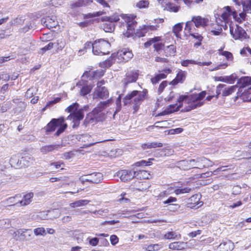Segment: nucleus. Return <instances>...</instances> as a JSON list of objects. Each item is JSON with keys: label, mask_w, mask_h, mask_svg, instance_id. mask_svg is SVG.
<instances>
[{"label": "nucleus", "mask_w": 251, "mask_h": 251, "mask_svg": "<svg viewBox=\"0 0 251 251\" xmlns=\"http://www.w3.org/2000/svg\"><path fill=\"white\" fill-rule=\"evenodd\" d=\"M148 90L146 89L142 91L133 90L128 93L124 98L123 102L125 105L130 103V100L134 98L132 101V108L133 113H136L139 109L140 105L147 98Z\"/></svg>", "instance_id": "obj_1"}, {"label": "nucleus", "mask_w": 251, "mask_h": 251, "mask_svg": "<svg viewBox=\"0 0 251 251\" xmlns=\"http://www.w3.org/2000/svg\"><path fill=\"white\" fill-rule=\"evenodd\" d=\"M153 158H149L148 161L145 160H142L140 161L137 162L135 164L132 165L133 167H140V166H148L151 165V160H153ZM138 173L137 171L134 170V168L132 170H122L118 172V176L120 177V179L124 182H126L130 180L133 178L136 175H138Z\"/></svg>", "instance_id": "obj_2"}, {"label": "nucleus", "mask_w": 251, "mask_h": 251, "mask_svg": "<svg viewBox=\"0 0 251 251\" xmlns=\"http://www.w3.org/2000/svg\"><path fill=\"white\" fill-rule=\"evenodd\" d=\"M176 102L182 104V112H189L197 107L202 106L203 102L196 101L192 94L190 95H181L177 99Z\"/></svg>", "instance_id": "obj_3"}, {"label": "nucleus", "mask_w": 251, "mask_h": 251, "mask_svg": "<svg viewBox=\"0 0 251 251\" xmlns=\"http://www.w3.org/2000/svg\"><path fill=\"white\" fill-rule=\"evenodd\" d=\"M58 126L59 128L55 133V135L57 136L63 133L67 127V124L65 123L64 117H60L57 119H52L45 127V132L46 133L52 132Z\"/></svg>", "instance_id": "obj_4"}, {"label": "nucleus", "mask_w": 251, "mask_h": 251, "mask_svg": "<svg viewBox=\"0 0 251 251\" xmlns=\"http://www.w3.org/2000/svg\"><path fill=\"white\" fill-rule=\"evenodd\" d=\"M196 28L191 23V22H186L184 27L185 35L187 37H191L194 39L195 42L194 43L193 46L195 48H198L202 45V42L203 40V37L201 34L196 32Z\"/></svg>", "instance_id": "obj_5"}, {"label": "nucleus", "mask_w": 251, "mask_h": 251, "mask_svg": "<svg viewBox=\"0 0 251 251\" xmlns=\"http://www.w3.org/2000/svg\"><path fill=\"white\" fill-rule=\"evenodd\" d=\"M110 44L103 39H99L93 43V52L95 55H103L110 53Z\"/></svg>", "instance_id": "obj_6"}, {"label": "nucleus", "mask_w": 251, "mask_h": 251, "mask_svg": "<svg viewBox=\"0 0 251 251\" xmlns=\"http://www.w3.org/2000/svg\"><path fill=\"white\" fill-rule=\"evenodd\" d=\"M112 101L111 99H108L106 101H100L97 105L96 107L89 113L88 116H90V119L88 122H90L91 121H100V115L102 114L101 112L103 111L111 103Z\"/></svg>", "instance_id": "obj_7"}, {"label": "nucleus", "mask_w": 251, "mask_h": 251, "mask_svg": "<svg viewBox=\"0 0 251 251\" xmlns=\"http://www.w3.org/2000/svg\"><path fill=\"white\" fill-rule=\"evenodd\" d=\"M236 15V10L230 6H226L221 10V13L219 15V19L225 23L224 29H227L226 24L231 22V17Z\"/></svg>", "instance_id": "obj_8"}, {"label": "nucleus", "mask_w": 251, "mask_h": 251, "mask_svg": "<svg viewBox=\"0 0 251 251\" xmlns=\"http://www.w3.org/2000/svg\"><path fill=\"white\" fill-rule=\"evenodd\" d=\"M10 233L16 240L28 241L32 239V231L31 229H19L16 231L10 230Z\"/></svg>", "instance_id": "obj_9"}, {"label": "nucleus", "mask_w": 251, "mask_h": 251, "mask_svg": "<svg viewBox=\"0 0 251 251\" xmlns=\"http://www.w3.org/2000/svg\"><path fill=\"white\" fill-rule=\"evenodd\" d=\"M237 88V86L236 85L227 86L225 84H219L216 88L215 98L218 99L221 94L223 97L228 96L234 93Z\"/></svg>", "instance_id": "obj_10"}, {"label": "nucleus", "mask_w": 251, "mask_h": 251, "mask_svg": "<svg viewBox=\"0 0 251 251\" xmlns=\"http://www.w3.org/2000/svg\"><path fill=\"white\" fill-rule=\"evenodd\" d=\"M229 31L232 37L235 40L243 41L250 38L246 31L238 25H236L235 27L230 26Z\"/></svg>", "instance_id": "obj_11"}, {"label": "nucleus", "mask_w": 251, "mask_h": 251, "mask_svg": "<svg viewBox=\"0 0 251 251\" xmlns=\"http://www.w3.org/2000/svg\"><path fill=\"white\" fill-rule=\"evenodd\" d=\"M153 45L154 51L158 53L162 50H164L165 44L162 42V36H155L153 38H150L147 42L144 43V46L146 48L150 47Z\"/></svg>", "instance_id": "obj_12"}, {"label": "nucleus", "mask_w": 251, "mask_h": 251, "mask_svg": "<svg viewBox=\"0 0 251 251\" xmlns=\"http://www.w3.org/2000/svg\"><path fill=\"white\" fill-rule=\"evenodd\" d=\"M115 58L119 63H125L130 60L133 56V54L128 49H123L119 50L116 53H114Z\"/></svg>", "instance_id": "obj_13"}, {"label": "nucleus", "mask_w": 251, "mask_h": 251, "mask_svg": "<svg viewBox=\"0 0 251 251\" xmlns=\"http://www.w3.org/2000/svg\"><path fill=\"white\" fill-rule=\"evenodd\" d=\"M103 179V175L101 173H93L86 175H84L79 177L81 182H89L93 183H99Z\"/></svg>", "instance_id": "obj_14"}, {"label": "nucleus", "mask_w": 251, "mask_h": 251, "mask_svg": "<svg viewBox=\"0 0 251 251\" xmlns=\"http://www.w3.org/2000/svg\"><path fill=\"white\" fill-rule=\"evenodd\" d=\"M139 75V71L138 70H129L126 73L124 78L123 80V84L125 86L135 82L138 79Z\"/></svg>", "instance_id": "obj_15"}, {"label": "nucleus", "mask_w": 251, "mask_h": 251, "mask_svg": "<svg viewBox=\"0 0 251 251\" xmlns=\"http://www.w3.org/2000/svg\"><path fill=\"white\" fill-rule=\"evenodd\" d=\"M76 86L80 88L79 95L85 96L89 94L92 91L93 86L89 84L87 80L81 79L76 83Z\"/></svg>", "instance_id": "obj_16"}, {"label": "nucleus", "mask_w": 251, "mask_h": 251, "mask_svg": "<svg viewBox=\"0 0 251 251\" xmlns=\"http://www.w3.org/2000/svg\"><path fill=\"white\" fill-rule=\"evenodd\" d=\"M9 163L12 167L21 169L28 166L29 161L26 159V158H10Z\"/></svg>", "instance_id": "obj_17"}, {"label": "nucleus", "mask_w": 251, "mask_h": 251, "mask_svg": "<svg viewBox=\"0 0 251 251\" xmlns=\"http://www.w3.org/2000/svg\"><path fill=\"white\" fill-rule=\"evenodd\" d=\"M126 21L127 23L126 31L124 33L126 37H129L135 33V28L137 25V22L133 19L130 20V18L127 16H125Z\"/></svg>", "instance_id": "obj_18"}, {"label": "nucleus", "mask_w": 251, "mask_h": 251, "mask_svg": "<svg viewBox=\"0 0 251 251\" xmlns=\"http://www.w3.org/2000/svg\"><path fill=\"white\" fill-rule=\"evenodd\" d=\"M188 22H191V23L197 28L200 27H205L208 25L209 19L207 18L202 17L201 16H193L191 21Z\"/></svg>", "instance_id": "obj_19"}, {"label": "nucleus", "mask_w": 251, "mask_h": 251, "mask_svg": "<svg viewBox=\"0 0 251 251\" xmlns=\"http://www.w3.org/2000/svg\"><path fill=\"white\" fill-rule=\"evenodd\" d=\"M162 72L163 73L158 74L151 78V81L152 84H157L160 80L166 78L167 75L171 73L172 70L170 68H167L163 69Z\"/></svg>", "instance_id": "obj_20"}, {"label": "nucleus", "mask_w": 251, "mask_h": 251, "mask_svg": "<svg viewBox=\"0 0 251 251\" xmlns=\"http://www.w3.org/2000/svg\"><path fill=\"white\" fill-rule=\"evenodd\" d=\"M195 160H190L184 159L176 163V166L181 170H186L195 167L194 166Z\"/></svg>", "instance_id": "obj_21"}, {"label": "nucleus", "mask_w": 251, "mask_h": 251, "mask_svg": "<svg viewBox=\"0 0 251 251\" xmlns=\"http://www.w3.org/2000/svg\"><path fill=\"white\" fill-rule=\"evenodd\" d=\"M34 197V193L33 192L28 193L23 196V199L22 200H19L17 202L13 205L20 204L21 206H25L29 204L32 201V199Z\"/></svg>", "instance_id": "obj_22"}, {"label": "nucleus", "mask_w": 251, "mask_h": 251, "mask_svg": "<svg viewBox=\"0 0 251 251\" xmlns=\"http://www.w3.org/2000/svg\"><path fill=\"white\" fill-rule=\"evenodd\" d=\"M44 25L49 29H52L58 25L56 17L54 15L47 16L44 22Z\"/></svg>", "instance_id": "obj_23"}, {"label": "nucleus", "mask_w": 251, "mask_h": 251, "mask_svg": "<svg viewBox=\"0 0 251 251\" xmlns=\"http://www.w3.org/2000/svg\"><path fill=\"white\" fill-rule=\"evenodd\" d=\"M96 96L100 99H105L109 97V91L105 87H96L95 90Z\"/></svg>", "instance_id": "obj_24"}, {"label": "nucleus", "mask_w": 251, "mask_h": 251, "mask_svg": "<svg viewBox=\"0 0 251 251\" xmlns=\"http://www.w3.org/2000/svg\"><path fill=\"white\" fill-rule=\"evenodd\" d=\"M185 72L180 70L177 73L176 77L169 83V84L176 85L178 83H182L185 80Z\"/></svg>", "instance_id": "obj_25"}, {"label": "nucleus", "mask_w": 251, "mask_h": 251, "mask_svg": "<svg viewBox=\"0 0 251 251\" xmlns=\"http://www.w3.org/2000/svg\"><path fill=\"white\" fill-rule=\"evenodd\" d=\"M211 61L209 62H197L193 60L186 59L181 62V64L184 67H187L189 64H197L199 66H209L211 64Z\"/></svg>", "instance_id": "obj_26"}, {"label": "nucleus", "mask_w": 251, "mask_h": 251, "mask_svg": "<svg viewBox=\"0 0 251 251\" xmlns=\"http://www.w3.org/2000/svg\"><path fill=\"white\" fill-rule=\"evenodd\" d=\"M92 2L93 0H77V1L70 4V8L73 9L80 7L85 6Z\"/></svg>", "instance_id": "obj_27"}, {"label": "nucleus", "mask_w": 251, "mask_h": 251, "mask_svg": "<svg viewBox=\"0 0 251 251\" xmlns=\"http://www.w3.org/2000/svg\"><path fill=\"white\" fill-rule=\"evenodd\" d=\"M237 84L239 86V89L251 85V77L249 76H242L239 79Z\"/></svg>", "instance_id": "obj_28"}, {"label": "nucleus", "mask_w": 251, "mask_h": 251, "mask_svg": "<svg viewBox=\"0 0 251 251\" xmlns=\"http://www.w3.org/2000/svg\"><path fill=\"white\" fill-rule=\"evenodd\" d=\"M187 243L184 242H175L169 245V248L172 250H183L186 247Z\"/></svg>", "instance_id": "obj_29"}, {"label": "nucleus", "mask_w": 251, "mask_h": 251, "mask_svg": "<svg viewBox=\"0 0 251 251\" xmlns=\"http://www.w3.org/2000/svg\"><path fill=\"white\" fill-rule=\"evenodd\" d=\"M223 25L218 24V23H213L211 24V29L210 32L213 35H219L223 31V28H224Z\"/></svg>", "instance_id": "obj_30"}, {"label": "nucleus", "mask_w": 251, "mask_h": 251, "mask_svg": "<svg viewBox=\"0 0 251 251\" xmlns=\"http://www.w3.org/2000/svg\"><path fill=\"white\" fill-rule=\"evenodd\" d=\"M233 246L230 241H227L221 243L217 249L219 251H231L233 249Z\"/></svg>", "instance_id": "obj_31"}, {"label": "nucleus", "mask_w": 251, "mask_h": 251, "mask_svg": "<svg viewBox=\"0 0 251 251\" xmlns=\"http://www.w3.org/2000/svg\"><path fill=\"white\" fill-rule=\"evenodd\" d=\"M116 60L114 53H113L111 56L105 61L100 63V66L104 68H109L115 62Z\"/></svg>", "instance_id": "obj_32"}, {"label": "nucleus", "mask_w": 251, "mask_h": 251, "mask_svg": "<svg viewBox=\"0 0 251 251\" xmlns=\"http://www.w3.org/2000/svg\"><path fill=\"white\" fill-rule=\"evenodd\" d=\"M84 118L83 112L79 110L76 112L70 114L67 118V119H74L77 121H81Z\"/></svg>", "instance_id": "obj_33"}, {"label": "nucleus", "mask_w": 251, "mask_h": 251, "mask_svg": "<svg viewBox=\"0 0 251 251\" xmlns=\"http://www.w3.org/2000/svg\"><path fill=\"white\" fill-rule=\"evenodd\" d=\"M164 52L167 57L174 56L176 53V47L175 45H171L165 47Z\"/></svg>", "instance_id": "obj_34"}, {"label": "nucleus", "mask_w": 251, "mask_h": 251, "mask_svg": "<svg viewBox=\"0 0 251 251\" xmlns=\"http://www.w3.org/2000/svg\"><path fill=\"white\" fill-rule=\"evenodd\" d=\"M241 100L245 102L251 101V87L241 92Z\"/></svg>", "instance_id": "obj_35"}, {"label": "nucleus", "mask_w": 251, "mask_h": 251, "mask_svg": "<svg viewBox=\"0 0 251 251\" xmlns=\"http://www.w3.org/2000/svg\"><path fill=\"white\" fill-rule=\"evenodd\" d=\"M241 3L243 10L247 13L251 14V0H241Z\"/></svg>", "instance_id": "obj_36"}, {"label": "nucleus", "mask_w": 251, "mask_h": 251, "mask_svg": "<svg viewBox=\"0 0 251 251\" xmlns=\"http://www.w3.org/2000/svg\"><path fill=\"white\" fill-rule=\"evenodd\" d=\"M247 12H244L243 10L242 12L237 14V12L236 11V15L233 16V19L238 23L241 24L243 21H245L247 17Z\"/></svg>", "instance_id": "obj_37"}, {"label": "nucleus", "mask_w": 251, "mask_h": 251, "mask_svg": "<svg viewBox=\"0 0 251 251\" xmlns=\"http://www.w3.org/2000/svg\"><path fill=\"white\" fill-rule=\"evenodd\" d=\"M164 237L166 239L179 240L181 238V235L174 231H169L164 235Z\"/></svg>", "instance_id": "obj_38"}, {"label": "nucleus", "mask_w": 251, "mask_h": 251, "mask_svg": "<svg viewBox=\"0 0 251 251\" xmlns=\"http://www.w3.org/2000/svg\"><path fill=\"white\" fill-rule=\"evenodd\" d=\"M182 107V104L180 102H177L175 104H172L169 105L167 107L166 109L168 111L171 112V114L175 112L178 111Z\"/></svg>", "instance_id": "obj_39"}, {"label": "nucleus", "mask_w": 251, "mask_h": 251, "mask_svg": "<svg viewBox=\"0 0 251 251\" xmlns=\"http://www.w3.org/2000/svg\"><path fill=\"white\" fill-rule=\"evenodd\" d=\"M21 197L22 196L21 194L16 195L14 197H10L8 199H6L4 203L5 204H8V205L10 206H14V205L13 204L16 202V199H20L21 198ZM17 205L20 206V204H18Z\"/></svg>", "instance_id": "obj_40"}, {"label": "nucleus", "mask_w": 251, "mask_h": 251, "mask_svg": "<svg viewBox=\"0 0 251 251\" xmlns=\"http://www.w3.org/2000/svg\"><path fill=\"white\" fill-rule=\"evenodd\" d=\"M150 5V1L148 0H140L135 4V7L138 9H147Z\"/></svg>", "instance_id": "obj_41"}, {"label": "nucleus", "mask_w": 251, "mask_h": 251, "mask_svg": "<svg viewBox=\"0 0 251 251\" xmlns=\"http://www.w3.org/2000/svg\"><path fill=\"white\" fill-rule=\"evenodd\" d=\"M106 14V12L104 11H99L94 13H89L84 14L83 17L84 19H91L94 17H98Z\"/></svg>", "instance_id": "obj_42"}, {"label": "nucleus", "mask_w": 251, "mask_h": 251, "mask_svg": "<svg viewBox=\"0 0 251 251\" xmlns=\"http://www.w3.org/2000/svg\"><path fill=\"white\" fill-rule=\"evenodd\" d=\"M90 201L89 200H80L70 203V205L71 207L75 208L85 205L87 204Z\"/></svg>", "instance_id": "obj_43"}, {"label": "nucleus", "mask_w": 251, "mask_h": 251, "mask_svg": "<svg viewBox=\"0 0 251 251\" xmlns=\"http://www.w3.org/2000/svg\"><path fill=\"white\" fill-rule=\"evenodd\" d=\"M200 200V196L199 194H195L193 195L189 199V202L188 204H193V207L198 205L199 203V201Z\"/></svg>", "instance_id": "obj_44"}, {"label": "nucleus", "mask_w": 251, "mask_h": 251, "mask_svg": "<svg viewBox=\"0 0 251 251\" xmlns=\"http://www.w3.org/2000/svg\"><path fill=\"white\" fill-rule=\"evenodd\" d=\"M119 20L120 18L119 16L116 14H113L110 16H104L101 18V21H107L110 22V23L116 22Z\"/></svg>", "instance_id": "obj_45"}, {"label": "nucleus", "mask_w": 251, "mask_h": 251, "mask_svg": "<svg viewBox=\"0 0 251 251\" xmlns=\"http://www.w3.org/2000/svg\"><path fill=\"white\" fill-rule=\"evenodd\" d=\"M182 23H177L173 26V32L177 37H179L180 36V33L182 31Z\"/></svg>", "instance_id": "obj_46"}, {"label": "nucleus", "mask_w": 251, "mask_h": 251, "mask_svg": "<svg viewBox=\"0 0 251 251\" xmlns=\"http://www.w3.org/2000/svg\"><path fill=\"white\" fill-rule=\"evenodd\" d=\"M105 71L102 69L97 70L93 72L92 78L93 79H98L103 76Z\"/></svg>", "instance_id": "obj_47"}, {"label": "nucleus", "mask_w": 251, "mask_h": 251, "mask_svg": "<svg viewBox=\"0 0 251 251\" xmlns=\"http://www.w3.org/2000/svg\"><path fill=\"white\" fill-rule=\"evenodd\" d=\"M206 94L205 91H202L200 93L197 94V93H194L192 94V96H193L194 98L196 100V101H200V100H202L205 97Z\"/></svg>", "instance_id": "obj_48"}, {"label": "nucleus", "mask_w": 251, "mask_h": 251, "mask_svg": "<svg viewBox=\"0 0 251 251\" xmlns=\"http://www.w3.org/2000/svg\"><path fill=\"white\" fill-rule=\"evenodd\" d=\"M147 32L148 31L146 27H144V25H143L137 30L136 34L139 37H144Z\"/></svg>", "instance_id": "obj_49"}, {"label": "nucleus", "mask_w": 251, "mask_h": 251, "mask_svg": "<svg viewBox=\"0 0 251 251\" xmlns=\"http://www.w3.org/2000/svg\"><path fill=\"white\" fill-rule=\"evenodd\" d=\"M33 232L36 236H44L46 234L44 227H37L33 230Z\"/></svg>", "instance_id": "obj_50"}, {"label": "nucleus", "mask_w": 251, "mask_h": 251, "mask_svg": "<svg viewBox=\"0 0 251 251\" xmlns=\"http://www.w3.org/2000/svg\"><path fill=\"white\" fill-rule=\"evenodd\" d=\"M103 29L106 32H111L114 29V26L111 23L110 24H104L102 25Z\"/></svg>", "instance_id": "obj_51"}, {"label": "nucleus", "mask_w": 251, "mask_h": 251, "mask_svg": "<svg viewBox=\"0 0 251 251\" xmlns=\"http://www.w3.org/2000/svg\"><path fill=\"white\" fill-rule=\"evenodd\" d=\"M57 50L58 51L62 50L65 47L66 43L65 41L63 39L57 40Z\"/></svg>", "instance_id": "obj_52"}, {"label": "nucleus", "mask_w": 251, "mask_h": 251, "mask_svg": "<svg viewBox=\"0 0 251 251\" xmlns=\"http://www.w3.org/2000/svg\"><path fill=\"white\" fill-rule=\"evenodd\" d=\"M168 82L166 80L163 81L159 85L157 89V93L158 95L161 94L164 91V89L167 86Z\"/></svg>", "instance_id": "obj_53"}, {"label": "nucleus", "mask_w": 251, "mask_h": 251, "mask_svg": "<svg viewBox=\"0 0 251 251\" xmlns=\"http://www.w3.org/2000/svg\"><path fill=\"white\" fill-rule=\"evenodd\" d=\"M191 190V188L189 187H185L181 189H177L175 190V193L176 195H179L180 194H184L189 193Z\"/></svg>", "instance_id": "obj_54"}, {"label": "nucleus", "mask_w": 251, "mask_h": 251, "mask_svg": "<svg viewBox=\"0 0 251 251\" xmlns=\"http://www.w3.org/2000/svg\"><path fill=\"white\" fill-rule=\"evenodd\" d=\"M217 81H220L222 82H226L229 84H232L233 83L234 80L232 79L230 76H226V78L223 77L222 76L219 77L217 79Z\"/></svg>", "instance_id": "obj_55"}, {"label": "nucleus", "mask_w": 251, "mask_h": 251, "mask_svg": "<svg viewBox=\"0 0 251 251\" xmlns=\"http://www.w3.org/2000/svg\"><path fill=\"white\" fill-rule=\"evenodd\" d=\"M167 5L169 11L171 12H177L179 10V6L176 5L174 3H169Z\"/></svg>", "instance_id": "obj_56"}, {"label": "nucleus", "mask_w": 251, "mask_h": 251, "mask_svg": "<svg viewBox=\"0 0 251 251\" xmlns=\"http://www.w3.org/2000/svg\"><path fill=\"white\" fill-rule=\"evenodd\" d=\"M144 27H146L148 32L150 31H155L157 30L159 27V25H144Z\"/></svg>", "instance_id": "obj_57"}, {"label": "nucleus", "mask_w": 251, "mask_h": 251, "mask_svg": "<svg viewBox=\"0 0 251 251\" xmlns=\"http://www.w3.org/2000/svg\"><path fill=\"white\" fill-rule=\"evenodd\" d=\"M222 55L224 56L228 60L232 61L233 59L232 54L228 51H224L222 53Z\"/></svg>", "instance_id": "obj_58"}, {"label": "nucleus", "mask_w": 251, "mask_h": 251, "mask_svg": "<svg viewBox=\"0 0 251 251\" xmlns=\"http://www.w3.org/2000/svg\"><path fill=\"white\" fill-rule=\"evenodd\" d=\"M10 221L9 219H2L0 220V226L7 228L10 226Z\"/></svg>", "instance_id": "obj_59"}, {"label": "nucleus", "mask_w": 251, "mask_h": 251, "mask_svg": "<svg viewBox=\"0 0 251 251\" xmlns=\"http://www.w3.org/2000/svg\"><path fill=\"white\" fill-rule=\"evenodd\" d=\"M95 1L100 4L103 8H110V5L105 0H95Z\"/></svg>", "instance_id": "obj_60"}, {"label": "nucleus", "mask_w": 251, "mask_h": 251, "mask_svg": "<svg viewBox=\"0 0 251 251\" xmlns=\"http://www.w3.org/2000/svg\"><path fill=\"white\" fill-rule=\"evenodd\" d=\"M93 213L95 214H97L100 216H103L108 213V210L107 209H100L98 210H96Z\"/></svg>", "instance_id": "obj_61"}, {"label": "nucleus", "mask_w": 251, "mask_h": 251, "mask_svg": "<svg viewBox=\"0 0 251 251\" xmlns=\"http://www.w3.org/2000/svg\"><path fill=\"white\" fill-rule=\"evenodd\" d=\"M77 105L76 103H74L69 105L66 109L65 111L69 113H71L75 110L76 109V105Z\"/></svg>", "instance_id": "obj_62"}, {"label": "nucleus", "mask_w": 251, "mask_h": 251, "mask_svg": "<svg viewBox=\"0 0 251 251\" xmlns=\"http://www.w3.org/2000/svg\"><path fill=\"white\" fill-rule=\"evenodd\" d=\"M9 89V85L7 83L4 84L0 88V93L2 94H5L6 92H7Z\"/></svg>", "instance_id": "obj_63"}, {"label": "nucleus", "mask_w": 251, "mask_h": 251, "mask_svg": "<svg viewBox=\"0 0 251 251\" xmlns=\"http://www.w3.org/2000/svg\"><path fill=\"white\" fill-rule=\"evenodd\" d=\"M61 98L60 97H57L54 99L53 100L48 101L47 103V106H49L50 107L53 104H56L60 101Z\"/></svg>", "instance_id": "obj_64"}]
</instances>
